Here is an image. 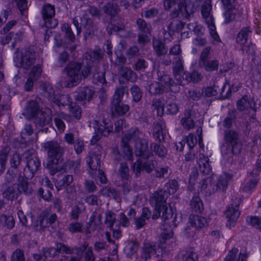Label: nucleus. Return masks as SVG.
Listing matches in <instances>:
<instances>
[{"instance_id": "obj_1", "label": "nucleus", "mask_w": 261, "mask_h": 261, "mask_svg": "<svg viewBox=\"0 0 261 261\" xmlns=\"http://www.w3.org/2000/svg\"><path fill=\"white\" fill-rule=\"evenodd\" d=\"M43 147L47 152L49 159L47 167L50 174L54 175L61 169L59 164L62 162L61 158L64 153V148L61 147L58 142L53 141L44 143Z\"/></svg>"}, {"instance_id": "obj_2", "label": "nucleus", "mask_w": 261, "mask_h": 261, "mask_svg": "<svg viewBox=\"0 0 261 261\" xmlns=\"http://www.w3.org/2000/svg\"><path fill=\"white\" fill-rule=\"evenodd\" d=\"M239 132L233 129H227L224 132V144L221 147V153L223 156H230V154L237 155L242 149Z\"/></svg>"}, {"instance_id": "obj_3", "label": "nucleus", "mask_w": 261, "mask_h": 261, "mask_svg": "<svg viewBox=\"0 0 261 261\" xmlns=\"http://www.w3.org/2000/svg\"><path fill=\"white\" fill-rule=\"evenodd\" d=\"M82 67V64L80 62H71L67 65L65 70L67 74V86L76 85L81 81L82 76L85 78L92 72V68L89 65L81 71Z\"/></svg>"}, {"instance_id": "obj_4", "label": "nucleus", "mask_w": 261, "mask_h": 261, "mask_svg": "<svg viewBox=\"0 0 261 261\" xmlns=\"http://www.w3.org/2000/svg\"><path fill=\"white\" fill-rule=\"evenodd\" d=\"M162 191L154 193L150 199V202L154 206L156 211L152 218L157 219L161 216L166 221L172 217L173 213L171 209H169L166 205V199Z\"/></svg>"}, {"instance_id": "obj_5", "label": "nucleus", "mask_w": 261, "mask_h": 261, "mask_svg": "<svg viewBox=\"0 0 261 261\" xmlns=\"http://www.w3.org/2000/svg\"><path fill=\"white\" fill-rule=\"evenodd\" d=\"M24 156L27 162L26 168L28 170V171L26 169H24V175L26 177L32 178L39 169L40 162L33 150L26 151Z\"/></svg>"}, {"instance_id": "obj_6", "label": "nucleus", "mask_w": 261, "mask_h": 261, "mask_svg": "<svg viewBox=\"0 0 261 261\" xmlns=\"http://www.w3.org/2000/svg\"><path fill=\"white\" fill-rule=\"evenodd\" d=\"M231 177V175L227 173H223L220 175L215 182L211 184L208 187H205L206 193L211 195L216 192H225Z\"/></svg>"}, {"instance_id": "obj_7", "label": "nucleus", "mask_w": 261, "mask_h": 261, "mask_svg": "<svg viewBox=\"0 0 261 261\" xmlns=\"http://www.w3.org/2000/svg\"><path fill=\"white\" fill-rule=\"evenodd\" d=\"M41 14L47 28H54L58 25V21L53 18L55 15V7L49 4H44L41 10Z\"/></svg>"}, {"instance_id": "obj_8", "label": "nucleus", "mask_w": 261, "mask_h": 261, "mask_svg": "<svg viewBox=\"0 0 261 261\" xmlns=\"http://www.w3.org/2000/svg\"><path fill=\"white\" fill-rule=\"evenodd\" d=\"M224 215L227 219L226 225L230 228L233 227L240 215L239 204L230 205L225 211Z\"/></svg>"}, {"instance_id": "obj_9", "label": "nucleus", "mask_w": 261, "mask_h": 261, "mask_svg": "<svg viewBox=\"0 0 261 261\" xmlns=\"http://www.w3.org/2000/svg\"><path fill=\"white\" fill-rule=\"evenodd\" d=\"M195 10L196 8L192 3H187L184 6H182L181 3L177 5V8H174V9L171 11L170 16L172 18H176L180 12L186 18H188Z\"/></svg>"}, {"instance_id": "obj_10", "label": "nucleus", "mask_w": 261, "mask_h": 261, "mask_svg": "<svg viewBox=\"0 0 261 261\" xmlns=\"http://www.w3.org/2000/svg\"><path fill=\"white\" fill-rule=\"evenodd\" d=\"M49 210L46 209L43 211L39 217V225H33L32 227L35 230L40 231L47 226L48 224H52L54 223L57 219V216L55 213L51 214L46 220L44 223L45 218L48 216Z\"/></svg>"}, {"instance_id": "obj_11", "label": "nucleus", "mask_w": 261, "mask_h": 261, "mask_svg": "<svg viewBox=\"0 0 261 261\" xmlns=\"http://www.w3.org/2000/svg\"><path fill=\"white\" fill-rule=\"evenodd\" d=\"M159 83L166 91H171L173 92H177L179 91V86L170 77L166 74L161 75L159 78Z\"/></svg>"}, {"instance_id": "obj_12", "label": "nucleus", "mask_w": 261, "mask_h": 261, "mask_svg": "<svg viewBox=\"0 0 261 261\" xmlns=\"http://www.w3.org/2000/svg\"><path fill=\"white\" fill-rule=\"evenodd\" d=\"M53 114L51 110L45 108L40 111L35 120L36 125L41 126L49 125L52 122Z\"/></svg>"}, {"instance_id": "obj_13", "label": "nucleus", "mask_w": 261, "mask_h": 261, "mask_svg": "<svg viewBox=\"0 0 261 261\" xmlns=\"http://www.w3.org/2000/svg\"><path fill=\"white\" fill-rule=\"evenodd\" d=\"M132 168L136 176H138L140 175L142 170H145L148 173L151 172L155 168V164L152 161L142 163V161L138 160L136 162L132 163Z\"/></svg>"}, {"instance_id": "obj_14", "label": "nucleus", "mask_w": 261, "mask_h": 261, "mask_svg": "<svg viewBox=\"0 0 261 261\" xmlns=\"http://www.w3.org/2000/svg\"><path fill=\"white\" fill-rule=\"evenodd\" d=\"M135 153L136 155L142 156L144 159H148L152 155V153L148 150V142L144 139H140L135 144Z\"/></svg>"}, {"instance_id": "obj_15", "label": "nucleus", "mask_w": 261, "mask_h": 261, "mask_svg": "<svg viewBox=\"0 0 261 261\" xmlns=\"http://www.w3.org/2000/svg\"><path fill=\"white\" fill-rule=\"evenodd\" d=\"M249 253L239 252L237 248H233L225 258L224 261H247Z\"/></svg>"}, {"instance_id": "obj_16", "label": "nucleus", "mask_w": 261, "mask_h": 261, "mask_svg": "<svg viewBox=\"0 0 261 261\" xmlns=\"http://www.w3.org/2000/svg\"><path fill=\"white\" fill-rule=\"evenodd\" d=\"M212 0H205L201 7L202 18L206 24L214 22V18L212 14Z\"/></svg>"}, {"instance_id": "obj_17", "label": "nucleus", "mask_w": 261, "mask_h": 261, "mask_svg": "<svg viewBox=\"0 0 261 261\" xmlns=\"http://www.w3.org/2000/svg\"><path fill=\"white\" fill-rule=\"evenodd\" d=\"M174 76L179 84H184V76L187 77L188 74L184 72V68L182 61L178 59L173 65Z\"/></svg>"}, {"instance_id": "obj_18", "label": "nucleus", "mask_w": 261, "mask_h": 261, "mask_svg": "<svg viewBox=\"0 0 261 261\" xmlns=\"http://www.w3.org/2000/svg\"><path fill=\"white\" fill-rule=\"evenodd\" d=\"M156 248V245L154 243L145 241L144 243L142 249L141 256V258L143 259L144 261H147L148 259L151 257L152 255L155 254Z\"/></svg>"}, {"instance_id": "obj_19", "label": "nucleus", "mask_w": 261, "mask_h": 261, "mask_svg": "<svg viewBox=\"0 0 261 261\" xmlns=\"http://www.w3.org/2000/svg\"><path fill=\"white\" fill-rule=\"evenodd\" d=\"M95 129L97 135L95 136H93L91 140V143L93 144L99 140L101 136H107L112 130L111 126H105L102 124H97Z\"/></svg>"}, {"instance_id": "obj_20", "label": "nucleus", "mask_w": 261, "mask_h": 261, "mask_svg": "<svg viewBox=\"0 0 261 261\" xmlns=\"http://www.w3.org/2000/svg\"><path fill=\"white\" fill-rule=\"evenodd\" d=\"M197 159L199 171L204 174H209L211 172L212 168L209 164L208 158L200 153Z\"/></svg>"}, {"instance_id": "obj_21", "label": "nucleus", "mask_w": 261, "mask_h": 261, "mask_svg": "<svg viewBox=\"0 0 261 261\" xmlns=\"http://www.w3.org/2000/svg\"><path fill=\"white\" fill-rule=\"evenodd\" d=\"M143 134L141 133L138 128L133 127L130 129L128 132L122 138V142L129 143L133 140L135 143L142 139Z\"/></svg>"}, {"instance_id": "obj_22", "label": "nucleus", "mask_w": 261, "mask_h": 261, "mask_svg": "<svg viewBox=\"0 0 261 261\" xmlns=\"http://www.w3.org/2000/svg\"><path fill=\"white\" fill-rule=\"evenodd\" d=\"M111 103V112L113 115L119 116L123 115L129 110L128 105L121 103V102L112 101Z\"/></svg>"}, {"instance_id": "obj_23", "label": "nucleus", "mask_w": 261, "mask_h": 261, "mask_svg": "<svg viewBox=\"0 0 261 261\" xmlns=\"http://www.w3.org/2000/svg\"><path fill=\"white\" fill-rule=\"evenodd\" d=\"M194 112L191 110H187L185 112L184 117L181 118L180 122L185 129L190 130L195 126V122L193 120Z\"/></svg>"}, {"instance_id": "obj_24", "label": "nucleus", "mask_w": 261, "mask_h": 261, "mask_svg": "<svg viewBox=\"0 0 261 261\" xmlns=\"http://www.w3.org/2000/svg\"><path fill=\"white\" fill-rule=\"evenodd\" d=\"M101 215L100 214L97 213L96 211L94 212L90 218V221L87 224V227L85 230V233L87 234H90L92 231L90 229V227L93 225L95 228L92 230L96 229V227H99L101 224Z\"/></svg>"}, {"instance_id": "obj_25", "label": "nucleus", "mask_w": 261, "mask_h": 261, "mask_svg": "<svg viewBox=\"0 0 261 261\" xmlns=\"http://www.w3.org/2000/svg\"><path fill=\"white\" fill-rule=\"evenodd\" d=\"M15 185L18 194L21 193L30 194L32 192V188L29 186L27 180L23 176H19L18 183Z\"/></svg>"}, {"instance_id": "obj_26", "label": "nucleus", "mask_w": 261, "mask_h": 261, "mask_svg": "<svg viewBox=\"0 0 261 261\" xmlns=\"http://www.w3.org/2000/svg\"><path fill=\"white\" fill-rule=\"evenodd\" d=\"M39 106L37 102L32 100L28 103L23 115L28 119L34 118L38 112Z\"/></svg>"}, {"instance_id": "obj_27", "label": "nucleus", "mask_w": 261, "mask_h": 261, "mask_svg": "<svg viewBox=\"0 0 261 261\" xmlns=\"http://www.w3.org/2000/svg\"><path fill=\"white\" fill-rule=\"evenodd\" d=\"M35 63V54L30 51H26L22 55L20 65L24 69H28Z\"/></svg>"}, {"instance_id": "obj_28", "label": "nucleus", "mask_w": 261, "mask_h": 261, "mask_svg": "<svg viewBox=\"0 0 261 261\" xmlns=\"http://www.w3.org/2000/svg\"><path fill=\"white\" fill-rule=\"evenodd\" d=\"M121 77L130 82H135L137 79L136 73L130 68L126 66H121L118 70Z\"/></svg>"}, {"instance_id": "obj_29", "label": "nucleus", "mask_w": 261, "mask_h": 261, "mask_svg": "<svg viewBox=\"0 0 261 261\" xmlns=\"http://www.w3.org/2000/svg\"><path fill=\"white\" fill-rule=\"evenodd\" d=\"M189 222L196 229L203 228L207 224L206 219L204 217L199 215L191 216Z\"/></svg>"}, {"instance_id": "obj_30", "label": "nucleus", "mask_w": 261, "mask_h": 261, "mask_svg": "<svg viewBox=\"0 0 261 261\" xmlns=\"http://www.w3.org/2000/svg\"><path fill=\"white\" fill-rule=\"evenodd\" d=\"M251 33L252 31L249 27H243L237 36V42L240 45H244Z\"/></svg>"}, {"instance_id": "obj_31", "label": "nucleus", "mask_w": 261, "mask_h": 261, "mask_svg": "<svg viewBox=\"0 0 261 261\" xmlns=\"http://www.w3.org/2000/svg\"><path fill=\"white\" fill-rule=\"evenodd\" d=\"M179 257L182 261H197L198 259V255L192 249L180 251Z\"/></svg>"}, {"instance_id": "obj_32", "label": "nucleus", "mask_w": 261, "mask_h": 261, "mask_svg": "<svg viewBox=\"0 0 261 261\" xmlns=\"http://www.w3.org/2000/svg\"><path fill=\"white\" fill-rule=\"evenodd\" d=\"M151 215V212L148 208H143L142 215L135 220L136 228L140 229L145 224L146 220H148L150 218Z\"/></svg>"}, {"instance_id": "obj_33", "label": "nucleus", "mask_w": 261, "mask_h": 261, "mask_svg": "<svg viewBox=\"0 0 261 261\" xmlns=\"http://www.w3.org/2000/svg\"><path fill=\"white\" fill-rule=\"evenodd\" d=\"M242 13V10L239 9V8L236 7L235 10L225 9V11L224 13L225 22L226 23H229L235 20L237 17L240 16Z\"/></svg>"}, {"instance_id": "obj_34", "label": "nucleus", "mask_w": 261, "mask_h": 261, "mask_svg": "<svg viewBox=\"0 0 261 261\" xmlns=\"http://www.w3.org/2000/svg\"><path fill=\"white\" fill-rule=\"evenodd\" d=\"M94 94L93 90L89 87H84L80 90L78 95V99L81 101H89Z\"/></svg>"}, {"instance_id": "obj_35", "label": "nucleus", "mask_w": 261, "mask_h": 261, "mask_svg": "<svg viewBox=\"0 0 261 261\" xmlns=\"http://www.w3.org/2000/svg\"><path fill=\"white\" fill-rule=\"evenodd\" d=\"M80 250L83 252L85 251L84 259L85 261H94L95 257L93 253L91 247H89L87 242H85L80 248Z\"/></svg>"}, {"instance_id": "obj_36", "label": "nucleus", "mask_w": 261, "mask_h": 261, "mask_svg": "<svg viewBox=\"0 0 261 261\" xmlns=\"http://www.w3.org/2000/svg\"><path fill=\"white\" fill-rule=\"evenodd\" d=\"M0 224L3 227L11 229L15 225V220L13 216L3 214L0 216Z\"/></svg>"}, {"instance_id": "obj_37", "label": "nucleus", "mask_w": 261, "mask_h": 261, "mask_svg": "<svg viewBox=\"0 0 261 261\" xmlns=\"http://www.w3.org/2000/svg\"><path fill=\"white\" fill-rule=\"evenodd\" d=\"M104 12L108 15L110 16L111 18L117 15L120 12V9L118 5L113 3H109L103 7Z\"/></svg>"}, {"instance_id": "obj_38", "label": "nucleus", "mask_w": 261, "mask_h": 261, "mask_svg": "<svg viewBox=\"0 0 261 261\" xmlns=\"http://www.w3.org/2000/svg\"><path fill=\"white\" fill-rule=\"evenodd\" d=\"M9 153V149L8 147L3 148L0 151V175L5 170Z\"/></svg>"}, {"instance_id": "obj_39", "label": "nucleus", "mask_w": 261, "mask_h": 261, "mask_svg": "<svg viewBox=\"0 0 261 261\" xmlns=\"http://www.w3.org/2000/svg\"><path fill=\"white\" fill-rule=\"evenodd\" d=\"M3 195L5 198L8 200H12L16 198L18 193L16 190V185L14 184L12 186L8 187L4 190Z\"/></svg>"}, {"instance_id": "obj_40", "label": "nucleus", "mask_w": 261, "mask_h": 261, "mask_svg": "<svg viewBox=\"0 0 261 261\" xmlns=\"http://www.w3.org/2000/svg\"><path fill=\"white\" fill-rule=\"evenodd\" d=\"M87 162L90 167L92 170H99L100 168V158L99 156L95 154L92 155L87 158Z\"/></svg>"}, {"instance_id": "obj_41", "label": "nucleus", "mask_w": 261, "mask_h": 261, "mask_svg": "<svg viewBox=\"0 0 261 261\" xmlns=\"http://www.w3.org/2000/svg\"><path fill=\"white\" fill-rule=\"evenodd\" d=\"M122 147V154L123 158L127 161H132L133 160V150L128 145V142H123L121 141Z\"/></svg>"}, {"instance_id": "obj_42", "label": "nucleus", "mask_w": 261, "mask_h": 261, "mask_svg": "<svg viewBox=\"0 0 261 261\" xmlns=\"http://www.w3.org/2000/svg\"><path fill=\"white\" fill-rule=\"evenodd\" d=\"M153 46L156 54L158 56L165 55L167 52V49L165 47V44L159 40H153Z\"/></svg>"}, {"instance_id": "obj_43", "label": "nucleus", "mask_w": 261, "mask_h": 261, "mask_svg": "<svg viewBox=\"0 0 261 261\" xmlns=\"http://www.w3.org/2000/svg\"><path fill=\"white\" fill-rule=\"evenodd\" d=\"M200 67H203L208 72H212L217 70L219 67V61L217 60H214L211 61L208 60L203 63V65H198Z\"/></svg>"}, {"instance_id": "obj_44", "label": "nucleus", "mask_w": 261, "mask_h": 261, "mask_svg": "<svg viewBox=\"0 0 261 261\" xmlns=\"http://www.w3.org/2000/svg\"><path fill=\"white\" fill-rule=\"evenodd\" d=\"M85 58L87 60L92 62H98L102 58V55L100 50H90L85 54Z\"/></svg>"}, {"instance_id": "obj_45", "label": "nucleus", "mask_w": 261, "mask_h": 261, "mask_svg": "<svg viewBox=\"0 0 261 261\" xmlns=\"http://www.w3.org/2000/svg\"><path fill=\"white\" fill-rule=\"evenodd\" d=\"M184 27V23L178 19H173L170 23L168 29L173 33L180 31Z\"/></svg>"}, {"instance_id": "obj_46", "label": "nucleus", "mask_w": 261, "mask_h": 261, "mask_svg": "<svg viewBox=\"0 0 261 261\" xmlns=\"http://www.w3.org/2000/svg\"><path fill=\"white\" fill-rule=\"evenodd\" d=\"M191 208L196 212H200L203 210V204L200 197L195 196L191 201Z\"/></svg>"}, {"instance_id": "obj_47", "label": "nucleus", "mask_w": 261, "mask_h": 261, "mask_svg": "<svg viewBox=\"0 0 261 261\" xmlns=\"http://www.w3.org/2000/svg\"><path fill=\"white\" fill-rule=\"evenodd\" d=\"M137 24L139 30L145 34H150L151 28L150 24L146 23L144 20L139 18L137 20Z\"/></svg>"}, {"instance_id": "obj_48", "label": "nucleus", "mask_w": 261, "mask_h": 261, "mask_svg": "<svg viewBox=\"0 0 261 261\" xmlns=\"http://www.w3.org/2000/svg\"><path fill=\"white\" fill-rule=\"evenodd\" d=\"M69 111L71 115L76 119H80L82 116V110L80 106L74 103L69 105Z\"/></svg>"}, {"instance_id": "obj_49", "label": "nucleus", "mask_w": 261, "mask_h": 261, "mask_svg": "<svg viewBox=\"0 0 261 261\" xmlns=\"http://www.w3.org/2000/svg\"><path fill=\"white\" fill-rule=\"evenodd\" d=\"M42 68L40 65L34 66L29 73L28 77L37 81L41 76Z\"/></svg>"}, {"instance_id": "obj_50", "label": "nucleus", "mask_w": 261, "mask_h": 261, "mask_svg": "<svg viewBox=\"0 0 261 261\" xmlns=\"http://www.w3.org/2000/svg\"><path fill=\"white\" fill-rule=\"evenodd\" d=\"M39 87L44 92V94L50 97L54 95V89L49 83L41 82Z\"/></svg>"}, {"instance_id": "obj_51", "label": "nucleus", "mask_w": 261, "mask_h": 261, "mask_svg": "<svg viewBox=\"0 0 261 261\" xmlns=\"http://www.w3.org/2000/svg\"><path fill=\"white\" fill-rule=\"evenodd\" d=\"M118 173L122 178L128 179L129 177V168L126 163L122 162L120 163Z\"/></svg>"}, {"instance_id": "obj_52", "label": "nucleus", "mask_w": 261, "mask_h": 261, "mask_svg": "<svg viewBox=\"0 0 261 261\" xmlns=\"http://www.w3.org/2000/svg\"><path fill=\"white\" fill-rule=\"evenodd\" d=\"M164 91V89L158 82L152 83L149 85V91L151 94H160Z\"/></svg>"}, {"instance_id": "obj_53", "label": "nucleus", "mask_w": 261, "mask_h": 261, "mask_svg": "<svg viewBox=\"0 0 261 261\" xmlns=\"http://www.w3.org/2000/svg\"><path fill=\"white\" fill-rule=\"evenodd\" d=\"M211 50L212 48L210 46H207L202 49L199 57L198 65H203L204 62L208 60V56L211 53Z\"/></svg>"}, {"instance_id": "obj_54", "label": "nucleus", "mask_w": 261, "mask_h": 261, "mask_svg": "<svg viewBox=\"0 0 261 261\" xmlns=\"http://www.w3.org/2000/svg\"><path fill=\"white\" fill-rule=\"evenodd\" d=\"M73 180V176L71 175H67L57 182V186L60 189L66 187L70 185Z\"/></svg>"}, {"instance_id": "obj_55", "label": "nucleus", "mask_w": 261, "mask_h": 261, "mask_svg": "<svg viewBox=\"0 0 261 261\" xmlns=\"http://www.w3.org/2000/svg\"><path fill=\"white\" fill-rule=\"evenodd\" d=\"M151 147L153 151L160 157H164L167 154V150L163 146L159 145L156 143H152Z\"/></svg>"}, {"instance_id": "obj_56", "label": "nucleus", "mask_w": 261, "mask_h": 261, "mask_svg": "<svg viewBox=\"0 0 261 261\" xmlns=\"http://www.w3.org/2000/svg\"><path fill=\"white\" fill-rule=\"evenodd\" d=\"M248 222L253 227L261 231V217L251 216L248 218Z\"/></svg>"}, {"instance_id": "obj_57", "label": "nucleus", "mask_w": 261, "mask_h": 261, "mask_svg": "<svg viewBox=\"0 0 261 261\" xmlns=\"http://www.w3.org/2000/svg\"><path fill=\"white\" fill-rule=\"evenodd\" d=\"M166 187L168 192L170 194H174L178 188L177 181L175 179H172L168 181L166 184Z\"/></svg>"}, {"instance_id": "obj_58", "label": "nucleus", "mask_w": 261, "mask_h": 261, "mask_svg": "<svg viewBox=\"0 0 261 261\" xmlns=\"http://www.w3.org/2000/svg\"><path fill=\"white\" fill-rule=\"evenodd\" d=\"M237 106L238 109L241 111H244L246 109H248L250 107V103L248 101V97L247 96H243L238 101Z\"/></svg>"}, {"instance_id": "obj_59", "label": "nucleus", "mask_w": 261, "mask_h": 261, "mask_svg": "<svg viewBox=\"0 0 261 261\" xmlns=\"http://www.w3.org/2000/svg\"><path fill=\"white\" fill-rule=\"evenodd\" d=\"M61 29L62 31L65 33L66 37L73 42L75 40V36L69 25L67 23H64Z\"/></svg>"}, {"instance_id": "obj_60", "label": "nucleus", "mask_w": 261, "mask_h": 261, "mask_svg": "<svg viewBox=\"0 0 261 261\" xmlns=\"http://www.w3.org/2000/svg\"><path fill=\"white\" fill-rule=\"evenodd\" d=\"M83 224L79 222H75L70 223L68 229L72 233L82 232L83 231Z\"/></svg>"}, {"instance_id": "obj_61", "label": "nucleus", "mask_w": 261, "mask_h": 261, "mask_svg": "<svg viewBox=\"0 0 261 261\" xmlns=\"http://www.w3.org/2000/svg\"><path fill=\"white\" fill-rule=\"evenodd\" d=\"M130 90L134 100L136 102L140 101L142 96L140 88L137 86L134 85Z\"/></svg>"}, {"instance_id": "obj_62", "label": "nucleus", "mask_w": 261, "mask_h": 261, "mask_svg": "<svg viewBox=\"0 0 261 261\" xmlns=\"http://www.w3.org/2000/svg\"><path fill=\"white\" fill-rule=\"evenodd\" d=\"M125 92V88L123 86L116 89L112 101L121 102Z\"/></svg>"}, {"instance_id": "obj_63", "label": "nucleus", "mask_w": 261, "mask_h": 261, "mask_svg": "<svg viewBox=\"0 0 261 261\" xmlns=\"http://www.w3.org/2000/svg\"><path fill=\"white\" fill-rule=\"evenodd\" d=\"M21 161V156L19 153H15L13 154L10 161L11 167L15 169L17 168L20 165Z\"/></svg>"}, {"instance_id": "obj_64", "label": "nucleus", "mask_w": 261, "mask_h": 261, "mask_svg": "<svg viewBox=\"0 0 261 261\" xmlns=\"http://www.w3.org/2000/svg\"><path fill=\"white\" fill-rule=\"evenodd\" d=\"M11 261H24L23 252L20 249L15 250L12 255Z\"/></svg>"}]
</instances>
